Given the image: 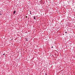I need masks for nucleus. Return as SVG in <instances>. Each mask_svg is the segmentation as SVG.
<instances>
[{
	"mask_svg": "<svg viewBox=\"0 0 75 75\" xmlns=\"http://www.w3.org/2000/svg\"><path fill=\"white\" fill-rule=\"evenodd\" d=\"M30 11V14L32 15V13H31V11Z\"/></svg>",
	"mask_w": 75,
	"mask_h": 75,
	"instance_id": "obj_3",
	"label": "nucleus"
},
{
	"mask_svg": "<svg viewBox=\"0 0 75 75\" xmlns=\"http://www.w3.org/2000/svg\"><path fill=\"white\" fill-rule=\"evenodd\" d=\"M46 75H47V74H46Z\"/></svg>",
	"mask_w": 75,
	"mask_h": 75,
	"instance_id": "obj_11",
	"label": "nucleus"
},
{
	"mask_svg": "<svg viewBox=\"0 0 75 75\" xmlns=\"http://www.w3.org/2000/svg\"><path fill=\"white\" fill-rule=\"evenodd\" d=\"M0 15L1 16V15H2V14L1 13H0Z\"/></svg>",
	"mask_w": 75,
	"mask_h": 75,
	"instance_id": "obj_6",
	"label": "nucleus"
},
{
	"mask_svg": "<svg viewBox=\"0 0 75 75\" xmlns=\"http://www.w3.org/2000/svg\"><path fill=\"white\" fill-rule=\"evenodd\" d=\"M42 0H41L40 1V3H42Z\"/></svg>",
	"mask_w": 75,
	"mask_h": 75,
	"instance_id": "obj_5",
	"label": "nucleus"
},
{
	"mask_svg": "<svg viewBox=\"0 0 75 75\" xmlns=\"http://www.w3.org/2000/svg\"><path fill=\"white\" fill-rule=\"evenodd\" d=\"M25 18H27V16H25Z\"/></svg>",
	"mask_w": 75,
	"mask_h": 75,
	"instance_id": "obj_7",
	"label": "nucleus"
},
{
	"mask_svg": "<svg viewBox=\"0 0 75 75\" xmlns=\"http://www.w3.org/2000/svg\"><path fill=\"white\" fill-rule=\"evenodd\" d=\"M33 18L34 19V20H36V17H35V16H34L33 17Z\"/></svg>",
	"mask_w": 75,
	"mask_h": 75,
	"instance_id": "obj_4",
	"label": "nucleus"
},
{
	"mask_svg": "<svg viewBox=\"0 0 75 75\" xmlns=\"http://www.w3.org/2000/svg\"><path fill=\"white\" fill-rule=\"evenodd\" d=\"M65 33H67V32H65Z\"/></svg>",
	"mask_w": 75,
	"mask_h": 75,
	"instance_id": "obj_9",
	"label": "nucleus"
},
{
	"mask_svg": "<svg viewBox=\"0 0 75 75\" xmlns=\"http://www.w3.org/2000/svg\"><path fill=\"white\" fill-rule=\"evenodd\" d=\"M16 11H13V15H14V14H15V13H16Z\"/></svg>",
	"mask_w": 75,
	"mask_h": 75,
	"instance_id": "obj_1",
	"label": "nucleus"
},
{
	"mask_svg": "<svg viewBox=\"0 0 75 75\" xmlns=\"http://www.w3.org/2000/svg\"><path fill=\"white\" fill-rule=\"evenodd\" d=\"M52 48H53V46H52V47H51Z\"/></svg>",
	"mask_w": 75,
	"mask_h": 75,
	"instance_id": "obj_8",
	"label": "nucleus"
},
{
	"mask_svg": "<svg viewBox=\"0 0 75 75\" xmlns=\"http://www.w3.org/2000/svg\"><path fill=\"white\" fill-rule=\"evenodd\" d=\"M25 41H28V38H25Z\"/></svg>",
	"mask_w": 75,
	"mask_h": 75,
	"instance_id": "obj_2",
	"label": "nucleus"
},
{
	"mask_svg": "<svg viewBox=\"0 0 75 75\" xmlns=\"http://www.w3.org/2000/svg\"><path fill=\"white\" fill-rule=\"evenodd\" d=\"M3 55H5V54H3Z\"/></svg>",
	"mask_w": 75,
	"mask_h": 75,
	"instance_id": "obj_10",
	"label": "nucleus"
}]
</instances>
